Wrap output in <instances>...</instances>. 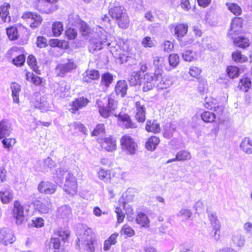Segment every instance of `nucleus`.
<instances>
[{"instance_id": "obj_1", "label": "nucleus", "mask_w": 252, "mask_h": 252, "mask_svg": "<svg viewBox=\"0 0 252 252\" xmlns=\"http://www.w3.org/2000/svg\"><path fill=\"white\" fill-rule=\"evenodd\" d=\"M172 84L170 78H162L161 74L157 71V73H146L144 75V82L142 90L147 92L152 90L156 87L158 90H164L168 88Z\"/></svg>"}, {"instance_id": "obj_2", "label": "nucleus", "mask_w": 252, "mask_h": 252, "mask_svg": "<svg viewBox=\"0 0 252 252\" xmlns=\"http://www.w3.org/2000/svg\"><path fill=\"white\" fill-rule=\"evenodd\" d=\"M96 106L99 115L106 119L113 115L117 109L118 102L111 94L98 99L96 101Z\"/></svg>"}, {"instance_id": "obj_3", "label": "nucleus", "mask_w": 252, "mask_h": 252, "mask_svg": "<svg viewBox=\"0 0 252 252\" xmlns=\"http://www.w3.org/2000/svg\"><path fill=\"white\" fill-rule=\"evenodd\" d=\"M54 236L50 238V243L54 252H65L64 249H61V240L65 243L70 236V231L67 229H64L62 227H59L54 230Z\"/></svg>"}, {"instance_id": "obj_4", "label": "nucleus", "mask_w": 252, "mask_h": 252, "mask_svg": "<svg viewBox=\"0 0 252 252\" xmlns=\"http://www.w3.org/2000/svg\"><path fill=\"white\" fill-rule=\"evenodd\" d=\"M119 141L121 149L126 154L133 156L138 152V144L135 139L129 134L123 135Z\"/></svg>"}, {"instance_id": "obj_5", "label": "nucleus", "mask_w": 252, "mask_h": 252, "mask_svg": "<svg viewBox=\"0 0 252 252\" xmlns=\"http://www.w3.org/2000/svg\"><path fill=\"white\" fill-rule=\"evenodd\" d=\"M63 189L67 194L72 196L77 193V180L72 173H68L67 174L65 178Z\"/></svg>"}, {"instance_id": "obj_6", "label": "nucleus", "mask_w": 252, "mask_h": 252, "mask_svg": "<svg viewBox=\"0 0 252 252\" xmlns=\"http://www.w3.org/2000/svg\"><path fill=\"white\" fill-rule=\"evenodd\" d=\"M90 100L83 96L75 98L69 104V111L73 114H79V110L86 107L90 103Z\"/></svg>"}, {"instance_id": "obj_7", "label": "nucleus", "mask_w": 252, "mask_h": 252, "mask_svg": "<svg viewBox=\"0 0 252 252\" xmlns=\"http://www.w3.org/2000/svg\"><path fill=\"white\" fill-rule=\"evenodd\" d=\"M57 185L53 182L42 180L37 186V190L39 193L44 195H52L57 191Z\"/></svg>"}, {"instance_id": "obj_8", "label": "nucleus", "mask_w": 252, "mask_h": 252, "mask_svg": "<svg viewBox=\"0 0 252 252\" xmlns=\"http://www.w3.org/2000/svg\"><path fill=\"white\" fill-rule=\"evenodd\" d=\"M12 215L17 225H21L25 221L24 207L19 200L14 202Z\"/></svg>"}, {"instance_id": "obj_9", "label": "nucleus", "mask_w": 252, "mask_h": 252, "mask_svg": "<svg viewBox=\"0 0 252 252\" xmlns=\"http://www.w3.org/2000/svg\"><path fill=\"white\" fill-rule=\"evenodd\" d=\"M102 150L107 152H113L117 150V140L112 135L104 137L99 142Z\"/></svg>"}, {"instance_id": "obj_10", "label": "nucleus", "mask_w": 252, "mask_h": 252, "mask_svg": "<svg viewBox=\"0 0 252 252\" xmlns=\"http://www.w3.org/2000/svg\"><path fill=\"white\" fill-rule=\"evenodd\" d=\"M208 218L212 226L211 234L216 240H219L221 236L220 223L217 216L214 214H209Z\"/></svg>"}, {"instance_id": "obj_11", "label": "nucleus", "mask_w": 252, "mask_h": 252, "mask_svg": "<svg viewBox=\"0 0 252 252\" xmlns=\"http://www.w3.org/2000/svg\"><path fill=\"white\" fill-rule=\"evenodd\" d=\"M16 240L12 231L6 228L0 229V244L7 246L13 243Z\"/></svg>"}, {"instance_id": "obj_12", "label": "nucleus", "mask_w": 252, "mask_h": 252, "mask_svg": "<svg viewBox=\"0 0 252 252\" xmlns=\"http://www.w3.org/2000/svg\"><path fill=\"white\" fill-rule=\"evenodd\" d=\"M117 117L118 122L120 123L125 129H133L137 127L136 124L132 120L130 116L127 113H119Z\"/></svg>"}, {"instance_id": "obj_13", "label": "nucleus", "mask_w": 252, "mask_h": 252, "mask_svg": "<svg viewBox=\"0 0 252 252\" xmlns=\"http://www.w3.org/2000/svg\"><path fill=\"white\" fill-rule=\"evenodd\" d=\"M242 22L241 17H234L232 19L230 29L228 33V36L230 38H233L234 35H238L242 32Z\"/></svg>"}, {"instance_id": "obj_14", "label": "nucleus", "mask_w": 252, "mask_h": 252, "mask_svg": "<svg viewBox=\"0 0 252 252\" xmlns=\"http://www.w3.org/2000/svg\"><path fill=\"white\" fill-rule=\"evenodd\" d=\"M252 86V82L251 78L248 76L244 75L238 81L237 89L244 93H247Z\"/></svg>"}, {"instance_id": "obj_15", "label": "nucleus", "mask_w": 252, "mask_h": 252, "mask_svg": "<svg viewBox=\"0 0 252 252\" xmlns=\"http://www.w3.org/2000/svg\"><path fill=\"white\" fill-rule=\"evenodd\" d=\"M166 62L165 59L162 57H156L153 60V64L155 66V70L154 73L159 72L161 74V77L162 78H169L164 74V71L162 69L163 67L165 66Z\"/></svg>"}, {"instance_id": "obj_16", "label": "nucleus", "mask_w": 252, "mask_h": 252, "mask_svg": "<svg viewBox=\"0 0 252 252\" xmlns=\"http://www.w3.org/2000/svg\"><path fill=\"white\" fill-rule=\"evenodd\" d=\"M115 176V173L112 170H107L101 168L97 172L98 178L104 183H110Z\"/></svg>"}, {"instance_id": "obj_17", "label": "nucleus", "mask_w": 252, "mask_h": 252, "mask_svg": "<svg viewBox=\"0 0 252 252\" xmlns=\"http://www.w3.org/2000/svg\"><path fill=\"white\" fill-rule=\"evenodd\" d=\"M128 89L127 84L125 80L118 81L115 87V92L117 95H120L122 97L126 96Z\"/></svg>"}, {"instance_id": "obj_18", "label": "nucleus", "mask_w": 252, "mask_h": 252, "mask_svg": "<svg viewBox=\"0 0 252 252\" xmlns=\"http://www.w3.org/2000/svg\"><path fill=\"white\" fill-rule=\"evenodd\" d=\"M25 77L27 81L31 82L35 86H40L42 85L43 79L38 76L35 75L33 72L25 70Z\"/></svg>"}, {"instance_id": "obj_19", "label": "nucleus", "mask_w": 252, "mask_h": 252, "mask_svg": "<svg viewBox=\"0 0 252 252\" xmlns=\"http://www.w3.org/2000/svg\"><path fill=\"white\" fill-rule=\"evenodd\" d=\"M145 129L148 132L154 133H158L161 131L159 124L155 120H148L145 126Z\"/></svg>"}, {"instance_id": "obj_20", "label": "nucleus", "mask_w": 252, "mask_h": 252, "mask_svg": "<svg viewBox=\"0 0 252 252\" xmlns=\"http://www.w3.org/2000/svg\"><path fill=\"white\" fill-rule=\"evenodd\" d=\"M100 74L98 70L95 69L87 70L85 71L83 76V80L85 82L90 83L92 81L98 80Z\"/></svg>"}, {"instance_id": "obj_21", "label": "nucleus", "mask_w": 252, "mask_h": 252, "mask_svg": "<svg viewBox=\"0 0 252 252\" xmlns=\"http://www.w3.org/2000/svg\"><path fill=\"white\" fill-rule=\"evenodd\" d=\"M204 106L208 109L215 110L219 107V102L217 98L212 95H207L204 99Z\"/></svg>"}, {"instance_id": "obj_22", "label": "nucleus", "mask_w": 252, "mask_h": 252, "mask_svg": "<svg viewBox=\"0 0 252 252\" xmlns=\"http://www.w3.org/2000/svg\"><path fill=\"white\" fill-rule=\"evenodd\" d=\"M236 35H234V38H232L234 44L240 48L246 49L250 45V40L245 36H240L235 37Z\"/></svg>"}, {"instance_id": "obj_23", "label": "nucleus", "mask_w": 252, "mask_h": 252, "mask_svg": "<svg viewBox=\"0 0 252 252\" xmlns=\"http://www.w3.org/2000/svg\"><path fill=\"white\" fill-rule=\"evenodd\" d=\"M160 143L159 137L156 136L150 137L145 144V148L150 151H154Z\"/></svg>"}, {"instance_id": "obj_24", "label": "nucleus", "mask_w": 252, "mask_h": 252, "mask_svg": "<svg viewBox=\"0 0 252 252\" xmlns=\"http://www.w3.org/2000/svg\"><path fill=\"white\" fill-rule=\"evenodd\" d=\"M188 26L186 24H178L174 28V33L178 39L183 37L188 32Z\"/></svg>"}, {"instance_id": "obj_25", "label": "nucleus", "mask_w": 252, "mask_h": 252, "mask_svg": "<svg viewBox=\"0 0 252 252\" xmlns=\"http://www.w3.org/2000/svg\"><path fill=\"white\" fill-rule=\"evenodd\" d=\"M27 63L31 69L36 74L39 75L41 74L37 60L34 55L31 54L28 56Z\"/></svg>"}, {"instance_id": "obj_26", "label": "nucleus", "mask_w": 252, "mask_h": 252, "mask_svg": "<svg viewBox=\"0 0 252 252\" xmlns=\"http://www.w3.org/2000/svg\"><path fill=\"white\" fill-rule=\"evenodd\" d=\"M240 147L246 154H252V139L250 137H245L242 141Z\"/></svg>"}, {"instance_id": "obj_27", "label": "nucleus", "mask_w": 252, "mask_h": 252, "mask_svg": "<svg viewBox=\"0 0 252 252\" xmlns=\"http://www.w3.org/2000/svg\"><path fill=\"white\" fill-rule=\"evenodd\" d=\"M10 125L4 120L0 122V139L9 135L10 133Z\"/></svg>"}, {"instance_id": "obj_28", "label": "nucleus", "mask_w": 252, "mask_h": 252, "mask_svg": "<svg viewBox=\"0 0 252 252\" xmlns=\"http://www.w3.org/2000/svg\"><path fill=\"white\" fill-rule=\"evenodd\" d=\"M232 60L237 63H243L248 62V57L242 54L240 50H236L234 51L231 54Z\"/></svg>"}, {"instance_id": "obj_29", "label": "nucleus", "mask_w": 252, "mask_h": 252, "mask_svg": "<svg viewBox=\"0 0 252 252\" xmlns=\"http://www.w3.org/2000/svg\"><path fill=\"white\" fill-rule=\"evenodd\" d=\"M118 236L119 233L118 232L112 234L107 240L104 241L103 250L105 251L110 250L112 245L117 243Z\"/></svg>"}, {"instance_id": "obj_30", "label": "nucleus", "mask_w": 252, "mask_h": 252, "mask_svg": "<svg viewBox=\"0 0 252 252\" xmlns=\"http://www.w3.org/2000/svg\"><path fill=\"white\" fill-rule=\"evenodd\" d=\"M135 221L141 227H147L149 226L150 220L147 215L142 212H140L137 215Z\"/></svg>"}, {"instance_id": "obj_31", "label": "nucleus", "mask_w": 252, "mask_h": 252, "mask_svg": "<svg viewBox=\"0 0 252 252\" xmlns=\"http://www.w3.org/2000/svg\"><path fill=\"white\" fill-rule=\"evenodd\" d=\"M11 89L12 91V96L14 102L19 103V93L21 91V86L16 82H13L11 85Z\"/></svg>"}, {"instance_id": "obj_32", "label": "nucleus", "mask_w": 252, "mask_h": 252, "mask_svg": "<svg viewBox=\"0 0 252 252\" xmlns=\"http://www.w3.org/2000/svg\"><path fill=\"white\" fill-rule=\"evenodd\" d=\"M113 80V75L109 72H107L102 74L101 76L100 85L101 87L108 88Z\"/></svg>"}, {"instance_id": "obj_33", "label": "nucleus", "mask_w": 252, "mask_h": 252, "mask_svg": "<svg viewBox=\"0 0 252 252\" xmlns=\"http://www.w3.org/2000/svg\"><path fill=\"white\" fill-rule=\"evenodd\" d=\"M13 198V193L11 190L5 189L4 191H0V199L3 204L9 203Z\"/></svg>"}, {"instance_id": "obj_34", "label": "nucleus", "mask_w": 252, "mask_h": 252, "mask_svg": "<svg viewBox=\"0 0 252 252\" xmlns=\"http://www.w3.org/2000/svg\"><path fill=\"white\" fill-rule=\"evenodd\" d=\"M76 67L75 64L73 62H68L65 63L58 65V69L60 74H64L76 68Z\"/></svg>"}, {"instance_id": "obj_35", "label": "nucleus", "mask_w": 252, "mask_h": 252, "mask_svg": "<svg viewBox=\"0 0 252 252\" xmlns=\"http://www.w3.org/2000/svg\"><path fill=\"white\" fill-rule=\"evenodd\" d=\"M226 73L227 75L231 79L237 78L240 73V68L235 65H228L226 67Z\"/></svg>"}, {"instance_id": "obj_36", "label": "nucleus", "mask_w": 252, "mask_h": 252, "mask_svg": "<svg viewBox=\"0 0 252 252\" xmlns=\"http://www.w3.org/2000/svg\"><path fill=\"white\" fill-rule=\"evenodd\" d=\"M79 30L81 34L85 37H88L92 35L94 32L93 30L84 21H81L80 22V27Z\"/></svg>"}, {"instance_id": "obj_37", "label": "nucleus", "mask_w": 252, "mask_h": 252, "mask_svg": "<svg viewBox=\"0 0 252 252\" xmlns=\"http://www.w3.org/2000/svg\"><path fill=\"white\" fill-rule=\"evenodd\" d=\"M125 8L121 5L115 4L111 5L109 9L110 16H121L124 13Z\"/></svg>"}, {"instance_id": "obj_38", "label": "nucleus", "mask_w": 252, "mask_h": 252, "mask_svg": "<svg viewBox=\"0 0 252 252\" xmlns=\"http://www.w3.org/2000/svg\"><path fill=\"white\" fill-rule=\"evenodd\" d=\"M63 25L61 22L56 21L53 23L52 27V31L54 36H59L63 31Z\"/></svg>"}, {"instance_id": "obj_39", "label": "nucleus", "mask_w": 252, "mask_h": 252, "mask_svg": "<svg viewBox=\"0 0 252 252\" xmlns=\"http://www.w3.org/2000/svg\"><path fill=\"white\" fill-rule=\"evenodd\" d=\"M201 117L205 123H213L215 121L216 115L213 112L205 111L201 114Z\"/></svg>"}, {"instance_id": "obj_40", "label": "nucleus", "mask_w": 252, "mask_h": 252, "mask_svg": "<svg viewBox=\"0 0 252 252\" xmlns=\"http://www.w3.org/2000/svg\"><path fill=\"white\" fill-rule=\"evenodd\" d=\"M120 233L121 235H125L127 237L133 236L135 234V231L133 228L129 224L126 223L123 225L120 230Z\"/></svg>"}, {"instance_id": "obj_41", "label": "nucleus", "mask_w": 252, "mask_h": 252, "mask_svg": "<svg viewBox=\"0 0 252 252\" xmlns=\"http://www.w3.org/2000/svg\"><path fill=\"white\" fill-rule=\"evenodd\" d=\"M122 49L124 51V53H123L122 55H121V54H120L119 58L120 59L122 63H123L124 62H126L127 61V58L128 57L129 52L130 51V49L128 44L124 42H123V45L122 46Z\"/></svg>"}, {"instance_id": "obj_42", "label": "nucleus", "mask_w": 252, "mask_h": 252, "mask_svg": "<svg viewBox=\"0 0 252 252\" xmlns=\"http://www.w3.org/2000/svg\"><path fill=\"white\" fill-rule=\"evenodd\" d=\"M201 73L202 69L197 66H191L189 68V74L192 78L200 79Z\"/></svg>"}, {"instance_id": "obj_43", "label": "nucleus", "mask_w": 252, "mask_h": 252, "mask_svg": "<svg viewBox=\"0 0 252 252\" xmlns=\"http://www.w3.org/2000/svg\"><path fill=\"white\" fill-rule=\"evenodd\" d=\"M105 133V125L103 124H97L91 132L92 136H98Z\"/></svg>"}, {"instance_id": "obj_44", "label": "nucleus", "mask_w": 252, "mask_h": 252, "mask_svg": "<svg viewBox=\"0 0 252 252\" xmlns=\"http://www.w3.org/2000/svg\"><path fill=\"white\" fill-rule=\"evenodd\" d=\"M6 33L9 39L11 40H16L19 37L17 28L15 27H10L7 28Z\"/></svg>"}, {"instance_id": "obj_45", "label": "nucleus", "mask_w": 252, "mask_h": 252, "mask_svg": "<svg viewBox=\"0 0 252 252\" xmlns=\"http://www.w3.org/2000/svg\"><path fill=\"white\" fill-rule=\"evenodd\" d=\"M168 62L172 68H175L180 63V57L177 54H171L168 57Z\"/></svg>"}, {"instance_id": "obj_46", "label": "nucleus", "mask_w": 252, "mask_h": 252, "mask_svg": "<svg viewBox=\"0 0 252 252\" xmlns=\"http://www.w3.org/2000/svg\"><path fill=\"white\" fill-rule=\"evenodd\" d=\"M28 19V22L32 28H37L41 23V17H25Z\"/></svg>"}, {"instance_id": "obj_47", "label": "nucleus", "mask_w": 252, "mask_h": 252, "mask_svg": "<svg viewBox=\"0 0 252 252\" xmlns=\"http://www.w3.org/2000/svg\"><path fill=\"white\" fill-rule=\"evenodd\" d=\"M228 9L235 15L239 16L242 14V10L240 6L234 3H227Z\"/></svg>"}, {"instance_id": "obj_48", "label": "nucleus", "mask_w": 252, "mask_h": 252, "mask_svg": "<svg viewBox=\"0 0 252 252\" xmlns=\"http://www.w3.org/2000/svg\"><path fill=\"white\" fill-rule=\"evenodd\" d=\"M26 57L24 54H21L13 59L12 63L16 66L21 67L24 64Z\"/></svg>"}, {"instance_id": "obj_49", "label": "nucleus", "mask_w": 252, "mask_h": 252, "mask_svg": "<svg viewBox=\"0 0 252 252\" xmlns=\"http://www.w3.org/2000/svg\"><path fill=\"white\" fill-rule=\"evenodd\" d=\"M142 78V75L139 73V72H135L131 75L129 82L133 86H136L141 83V80Z\"/></svg>"}, {"instance_id": "obj_50", "label": "nucleus", "mask_w": 252, "mask_h": 252, "mask_svg": "<svg viewBox=\"0 0 252 252\" xmlns=\"http://www.w3.org/2000/svg\"><path fill=\"white\" fill-rule=\"evenodd\" d=\"M117 23L119 26L125 29L128 26L129 20L127 17H116Z\"/></svg>"}, {"instance_id": "obj_51", "label": "nucleus", "mask_w": 252, "mask_h": 252, "mask_svg": "<svg viewBox=\"0 0 252 252\" xmlns=\"http://www.w3.org/2000/svg\"><path fill=\"white\" fill-rule=\"evenodd\" d=\"M176 156L178 161H185L190 158V153L185 150L179 151L177 153Z\"/></svg>"}, {"instance_id": "obj_52", "label": "nucleus", "mask_w": 252, "mask_h": 252, "mask_svg": "<svg viewBox=\"0 0 252 252\" xmlns=\"http://www.w3.org/2000/svg\"><path fill=\"white\" fill-rule=\"evenodd\" d=\"M115 212L117 215V222L120 224L124 222L125 219L126 214L124 213L122 209L117 207L115 208Z\"/></svg>"}, {"instance_id": "obj_53", "label": "nucleus", "mask_w": 252, "mask_h": 252, "mask_svg": "<svg viewBox=\"0 0 252 252\" xmlns=\"http://www.w3.org/2000/svg\"><path fill=\"white\" fill-rule=\"evenodd\" d=\"M36 45L39 48H46L48 46L46 37L43 36H38L36 38Z\"/></svg>"}, {"instance_id": "obj_54", "label": "nucleus", "mask_w": 252, "mask_h": 252, "mask_svg": "<svg viewBox=\"0 0 252 252\" xmlns=\"http://www.w3.org/2000/svg\"><path fill=\"white\" fill-rule=\"evenodd\" d=\"M141 44L145 48H151L155 46L154 40L150 36H146L143 38L141 41Z\"/></svg>"}, {"instance_id": "obj_55", "label": "nucleus", "mask_w": 252, "mask_h": 252, "mask_svg": "<svg viewBox=\"0 0 252 252\" xmlns=\"http://www.w3.org/2000/svg\"><path fill=\"white\" fill-rule=\"evenodd\" d=\"M34 105L39 109L44 110L47 108V101L43 98L40 97L36 100Z\"/></svg>"}, {"instance_id": "obj_56", "label": "nucleus", "mask_w": 252, "mask_h": 252, "mask_svg": "<svg viewBox=\"0 0 252 252\" xmlns=\"http://www.w3.org/2000/svg\"><path fill=\"white\" fill-rule=\"evenodd\" d=\"M10 5L8 3H4L0 7V16H8L9 14Z\"/></svg>"}, {"instance_id": "obj_57", "label": "nucleus", "mask_w": 252, "mask_h": 252, "mask_svg": "<svg viewBox=\"0 0 252 252\" xmlns=\"http://www.w3.org/2000/svg\"><path fill=\"white\" fill-rule=\"evenodd\" d=\"M184 59L188 62H191L195 59V53L192 51L188 50L183 54Z\"/></svg>"}, {"instance_id": "obj_58", "label": "nucleus", "mask_w": 252, "mask_h": 252, "mask_svg": "<svg viewBox=\"0 0 252 252\" xmlns=\"http://www.w3.org/2000/svg\"><path fill=\"white\" fill-rule=\"evenodd\" d=\"M65 35L69 39H74L77 35V32L74 29L69 28L65 32Z\"/></svg>"}, {"instance_id": "obj_59", "label": "nucleus", "mask_w": 252, "mask_h": 252, "mask_svg": "<svg viewBox=\"0 0 252 252\" xmlns=\"http://www.w3.org/2000/svg\"><path fill=\"white\" fill-rule=\"evenodd\" d=\"M16 142V140L14 138H6L3 139L2 141V143L4 147L7 149L11 148L15 144Z\"/></svg>"}, {"instance_id": "obj_60", "label": "nucleus", "mask_w": 252, "mask_h": 252, "mask_svg": "<svg viewBox=\"0 0 252 252\" xmlns=\"http://www.w3.org/2000/svg\"><path fill=\"white\" fill-rule=\"evenodd\" d=\"M32 223L34 227L36 228H40L44 226V220L40 217L36 218L34 220H32Z\"/></svg>"}, {"instance_id": "obj_61", "label": "nucleus", "mask_w": 252, "mask_h": 252, "mask_svg": "<svg viewBox=\"0 0 252 252\" xmlns=\"http://www.w3.org/2000/svg\"><path fill=\"white\" fill-rule=\"evenodd\" d=\"M135 119L139 123H143L146 120V111H136Z\"/></svg>"}, {"instance_id": "obj_62", "label": "nucleus", "mask_w": 252, "mask_h": 252, "mask_svg": "<svg viewBox=\"0 0 252 252\" xmlns=\"http://www.w3.org/2000/svg\"><path fill=\"white\" fill-rule=\"evenodd\" d=\"M25 51L24 48L23 47H18L16 46H13L11 47L9 50V53L11 55H15L16 54L21 53Z\"/></svg>"}, {"instance_id": "obj_63", "label": "nucleus", "mask_w": 252, "mask_h": 252, "mask_svg": "<svg viewBox=\"0 0 252 252\" xmlns=\"http://www.w3.org/2000/svg\"><path fill=\"white\" fill-rule=\"evenodd\" d=\"M51 210V206L50 205H45L41 204L38 207V210L41 214H48Z\"/></svg>"}, {"instance_id": "obj_64", "label": "nucleus", "mask_w": 252, "mask_h": 252, "mask_svg": "<svg viewBox=\"0 0 252 252\" xmlns=\"http://www.w3.org/2000/svg\"><path fill=\"white\" fill-rule=\"evenodd\" d=\"M57 47L62 49H65L68 48V43L64 39L57 38Z\"/></svg>"}]
</instances>
